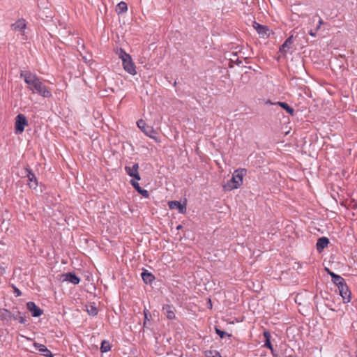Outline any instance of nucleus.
<instances>
[{
    "instance_id": "f257e3e1",
    "label": "nucleus",
    "mask_w": 357,
    "mask_h": 357,
    "mask_svg": "<svg viewBox=\"0 0 357 357\" xmlns=\"http://www.w3.org/2000/svg\"><path fill=\"white\" fill-rule=\"evenodd\" d=\"M24 82L29 85V88L33 93H36L44 98H49L52 93L40 81L38 77L30 71H22L20 73Z\"/></svg>"
},
{
    "instance_id": "f03ea898",
    "label": "nucleus",
    "mask_w": 357,
    "mask_h": 357,
    "mask_svg": "<svg viewBox=\"0 0 357 357\" xmlns=\"http://www.w3.org/2000/svg\"><path fill=\"white\" fill-rule=\"evenodd\" d=\"M246 174L247 170L244 168L235 170L231 180L223 186L224 189L225 190H231L240 188L243 184V177Z\"/></svg>"
},
{
    "instance_id": "7ed1b4c3",
    "label": "nucleus",
    "mask_w": 357,
    "mask_h": 357,
    "mask_svg": "<svg viewBox=\"0 0 357 357\" xmlns=\"http://www.w3.org/2000/svg\"><path fill=\"white\" fill-rule=\"evenodd\" d=\"M120 57L122 59L124 70L129 74L135 75L137 72L130 55L121 50Z\"/></svg>"
},
{
    "instance_id": "20e7f679",
    "label": "nucleus",
    "mask_w": 357,
    "mask_h": 357,
    "mask_svg": "<svg viewBox=\"0 0 357 357\" xmlns=\"http://www.w3.org/2000/svg\"><path fill=\"white\" fill-rule=\"evenodd\" d=\"M138 128L148 137L153 139L155 142H159L158 139L155 136L156 131L150 126L146 124L145 121L142 119L137 122Z\"/></svg>"
},
{
    "instance_id": "39448f33",
    "label": "nucleus",
    "mask_w": 357,
    "mask_h": 357,
    "mask_svg": "<svg viewBox=\"0 0 357 357\" xmlns=\"http://www.w3.org/2000/svg\"><path fill=\"white\" fill-rule=\"evenodd\" d=\"M28 125V121L23 114H19L15 117V132L20 134L24 132L25 126Z\"/></svg>"
},
{
    "instance_id": "423d86ee",
    "label": "nucleus",
    "mask_w": 357,
    "mask_h": 357,
    "mask_svg": "<svg viewBox=\"0 0 357 357\" xmlns=\"http://www.w3.org/2000/svg\"><path fill=\"white\" fill-rule=\"evenodd\" d=\"M24 176L28 178V185L30 188L36 189L38 186V180L32 169L27 165L24 168Z\"/></svg>"
},
{
    "instance_id": "0eeeda50",
    "label": "nucleus",
    "mask_w": 357,
    "mask_h": 357,
    "mask_svg": "<svg viewBox=\"0 0 357 357\" xmlns=\"http://www.w3.org/2000/svg\"><path fill=\"white\" fill-rule=\"evenodd\" d=\"M12 319L19 321L20 324L27 326L29 324V320L26 319V313L21 312L17 310V307L13 309Z\"/></svg>"
},
{
    "instance_id": "6e6552de",
    "label": "nucleus",
    "mask_w": 357,
    "mask_h": 357,
    "mask_svg": "<svg viewBox=\"0 0 357 357\" xmlns=\"http://www.w3.org/2000/svg\"><path fill=\"white\" fill-rule=\"evenodd\" d=\"M26 306L33 317H39L43 314V310L33 301L27 302Z\"/></svg>"
},
{
    "instance_id": "1a4fd4ad",
    "label": "nucleus",
    "mask_w": 357,
    "mask_h": 357,
    "mask_svg": "<svg viewBox=\"0 0 357 357\" xmlns=\"http://www.w3.org/2000/svg\"><path fill=\"white\" fill-rule=\"evenodd\" d=\"M339 294L342 296L343 302L347 303L351 301V291L346 284H342L338 288Z\"/></svg>"
},
{
    "instance_id": "9d476101",
    "label": "nucleus",
    "mask_w": 357,
    "mask_h": 357,
    "mask_svg": "<svg viewBox=\"0 0 357 357\" xmlns=\"http://www.w3.org/2000/svg\"><path fill=\"white\" fill-rule=\"evenodd\" d=\"M252 26L257 31L260 37L268 38L269 36L270 31L266 26H264L256 22H254Z\"/></svg>"
},
{
    "instance_id": "9b49d317",
    "label": "nucleus",
    "mask_w": 357,
    "mask_h": 357,
    "mask_svg": "<svg viewBox=\"0 0 357 357\" xmlns=\"http://www.w3.org/2000/svg\"><path fill=\"white\" fill-rule=\"evenodd\" d=\"M139 165L137 163L134 164L132 167L126 166L125 170L126 173L131 177H133L137 181L141 179L139 172Z\"/></svg>"
},
{
    "instance_id": "f8f14e48",
    "label": "nucleus",
    "mask_w": 357,
    "mask_h": 357,
    "mask_svg": "<svg viewBox=\"0 0 357 357\" xmlns=\"http://www.w3.org/2000/svg\"><path fill=\"white\" fill-rule=\"evenodd\" d=\"M33 347L41 355L45 357H53L52 352L44 344L34 342Z\"/></svg>"
},
{
    "instance_id": "ddd939ff",
    "label": "nucleus",
    "mask_w": 357,
    "mask_h": 357,
    "mask_svg": "<svg viewBox=\"0 0 357 357\" xmlns=\"http://www.w3.org/2000/svg\"><path fill=\"white\" fill-rule=\"evenodd\" d=\"M168 206L170 209H178L180 213H185L186 211V207L185 205L181 204L178 201H170L168 202Z\"/></svg>"
},
{
    "instance_id": "4468645a",
    "label": "nucleus",
    "mask_w": 357,
    "mask_h": 357,
    "mask_svg": "<svg viewBox=\"0 0 357 357\" xmlns=\"http://www.w3.org/2000/svg\"><path fill=\"white\" fill-rule=\"evenodd\" d=\"M264 337L265 339L264 347L269 349L271 351L272 355L275 356L274 349L271 342V335L268 331L265 330L263 333Z\"/></svg>"
},
{
    "instance_id": "2eb2a0df",
    "label": "nucleus",
    "mask_w": 357,
    "mask_h": 357,
    "mask_svg": "<svg viewBox=\"0 0 357 357\" xmlns=\"http://www.w3.org/2000/svg\"><path fill=\"white\" fill-rule=\"evenodd\" d=\"M12 312L6 308H0V319L5 322H10L12 320Z\"/></svg>"
},
{
    "instance_id": "dca6fc26",
    "label": "nucleus",
    "mask_w": 357,
    "mask_h": 357,
    "mask_svg": "<svg viewBox=\"0 0 357 357\" xmlns=\"http://www.w3.org/2000/svg\"><path fill=\"white\" fill-rule=\"evenodd\" d=\"M11 26L15 31H24L26 26V21L23 18L19 19L17 22L13 23Z\"/></svg>"
},
{
    "instance_id": "f3484780",
    "label": "nucleus",
    "mask_w": 357,
    "mask_h": 357,
    "mask_svg": "<svg viewBox=\"0 0 357 357\" xmlns=\"http://www.w3.org/2000/svg\"><path fill=\"white\" fill-rule=\"evenodd\" d=\"M294 43L293 36H289L284 43L280 47V51L282 53H286L289 49L291 48V45Z\"/></svg>"
},
{
    "instance_id": "a211bd4d",
    "label": "nucleus",
    "mask_w": 357,
    "mask_h": 357,
    "mask_svg": "<svg viewBox=\"0 0 357 357\" xmlns=\"http://www.w3.org/2000/svg\"><path fill=\"white\" fill-rule=\"evenodd\" d=\"M130 183L132 184V185L135 188V189L139 193L141 194L142 196H144V197L146 198H148L149 196V192L146 190H144V189H142L140 186H139V184L138 183L137 181H135V180H131L130 181Z\"/></svg>"
},
{
    "instance_id": "6ab92c4d",
    "label": "nucleus",
    "mask_w": 357,
    "mask_h": 357,
    "mask_svg": "<svg viewBox=\"0 0 357 357\" xmlns=\"http://www.w3.org/2000/svg\"><path fill=\"white\" fill-rule=\"evenodd\" d=\"M329 243V241L326 237H321L319 238L317 240L316 246L318 251L321 252L322 250H324L326 247L328 246Z\"/></svg>"
},
{
    "instance_id": "aec40b11",
    "label": "nucleus",
    "mask_w": 357,
    "mask_h": 357,
    "mask_svg": "<svg viewBox=\"0 0 357 357\" xmlns=\"http://www.w3.org/2000/svg\"><path fill=\"white\" fill-rule=\"evenodd\" d=\"M162 310L164 314L167 316L169 319H174L175 318V314L173 310V307L169 305L163 306Z\"/></svg>"
},
{
    "instance_id": "412c9836",
    "label": "nucleus",
    "mask_w": 357,
    "mask_h": 357,
    "mask_svg": "<svg viewBox=\"0 0 357 357\" xmlns=\"http://www.w3.org/2000/svg\"><path fill=\"white\" fill-rule=\"evenodd\" d=\"M141 275H142V280L146 284L151 283L155 279L154 275L152 273L148 272L147 271H143Z\"/></svg>"
},
{
    "instance_id": "4be33fe9",
    "label": "nucleus",
    "mask_w": 357,
    "mask_h": 357,
    "mask_svg": "<svg viewBox=\"0 0 357 357\" xmlns=\"http://www.w3.org/2000/svg\"><path fill=\"white\" fill-rule=\"evenodd\" d=\"M80 282L79 277L75 273L69 272L68 273V282H70L73 284H77Z\"/></svg>"
},
{
    "instance_id": "5701e85b",
    "label": "nucleus",
    "mask_w": 357,
    "mask_h": 357,
    "mask_svg": "<svg viewBox=\"0 0 357 357\" xmlns=\"http://www.w3.org/2000/svg\"><path fill=\"white\" fill-rule=\"evenodd\" d=\"M128 10L127 4L124 1L119 3L116 8V11L119 14H122L126 12Z\"/></svg>"
},
{
    "instance_id": "b1692460",
    "label": "nucleus",
    "mask_w": 357,
    "mask_h": 357,
    "mask_svg": "<svg viewBox=\"0 0 357 357\" xmlns=\"http://www.w3.org/2000/svg\"><path fill=\"white\" fill-rule=\"evenodd\" d=\"M275 104L280 105L282 108L287 111L290 115H294V109L284 102H278Z\"/></svg>"
},
{
    "instance_id": "393cba45",
    "label": "nucleus",
    "mask_w": 357,
    "mask_h": 357,
    "mask_svg": "<svg viewBox=\"0 0 357 357\" xmlns=\"http://www.w3.org/2000/svg\"><path fill=\"white\" fill-rule=\"evenodd\" d=\"M86 310L89 314L92 316H95L98 314V309L93 304H89V305H86Z\"/></svg>"
},
{
    "instance_id": "a878e982",
    "label": "nucleus",
    "mask_w": 357,
    "mask_h": 357,
    "mask_svg": "<svg viewBox=\"0 0 357 357\" xmlns=\"http://www.w3.org/2000/svg\"><path fill=\"white\" fill-rule=\"evenodd\" d=\"M332 281L333 282L334 284H335L337 286V288L342 284H346L344 278H342L341 276L338 275L335 278H334L332 280Z\"/></svg>"
},
{
    "instance_id": "bb28decb",
    "label": "nucleus",
    "mask_w": 357,
    "mask_h": 357,
    "mask_svg": "<svg viewBox=\"0 0 357 357\" xmlns=\"http://www.w3.org/2000/svg\"><path fill=\"white\" fill-rule=\"evenodd\" d=\"M111 349L110 344L108 341H102L100 350L102 352H107Z\"/></svg>"
},
{
    "instance_id": "cd10ccee",
    "label": "nucleus",
    "mask_w": 357,
    "mask_h": 357,
    "mask_svg": "<svg viewBox=\"0 0 357 357\" xmlns=\"http://www.w3.org/2000/svg\"><path fill=\"white\" fill-rule=\"evenodd\" d=\"M205 356L206 357H221L220 353L215 350L206 351Z\"/></svg>"
},
{
    "instance_id": "c85d7f7f",
    "label": "nucleus",
    "mask_w": 357,
    "mask_h": 357,
    "mask_svg": "<svg viewBox=\"0 0 357 357\" xmlns=\"http://www.w3.org/2000/svg\"><path fill=\"white\" fill-rule=\"evenodd\" d=\"M215 332L221 338H223L225 335L231 336L230 334H227L218 328H215Z\"/></svg>"
},
{
    "instance_id": "c756f323",
    "label": "nucleus",
    "mask_w": 357,
    "mask_h": 357,
    "mask_svg": "<svg viewBox=\"0 0 357 357\" xmlns=\"http://www.w3.org/2000/svg\"><path fill=\"white\" fill-rule=\"evenodd\" d=\"M144 320L149 321L151 318V314L149 310L144 309Z\"/></svg>"
},
{
    "instance_id": "7c9ffc66",
    "label": "nucleus",
    "mask_w": 357,
    "mask_h": 357,
    "mask_svg": "<svg viewBox=\"0 0 357 357\" xmlns=\"http://www.w3.org/2000/svg\"><path fill=\"white\" fill-rule=\"evenodd\" d=\"M13 292L15 294V296L16 297L20 296L22 295L21 291L18 288H17L15 286H13Z\"/></svg>"
},
{
    "instance_id": "2f4dec72",
    "label": "nucleus",
    "mask_w": 357,
    "mask_h": 357,
    "mask_svg": "<svg viewBox=\"0 0 357 357\" xmlns=\"http://www.w3.org/2000/svg\"><path fill=\"white\" fill-rule=\"evenodd\" d=\"M60 280L62 282H66L67 281V273H63L60 275Z\"/></svg>"
},
{
    "instance_id": "473e14b6",
    "label": "nucleus",
    "mask_w": 357,
    "mask_h": 357,
    "mask_svg": "<svg viewBox=\"0 0 357 357\" xmlns=\"http://www.w3.org/2000/svg\"><path fill=\"white\" fill-rule=\"evenodd\" d=\"M326 271L328 272V273L331 276L332 278V280L335 278L337 275H336L335 273H334L333 272L331 271L328 268H326Z\"/></svg>"
},
{
    "instance_id": "72a5a7b5",
    "label": "nucleus",
    "mask_w": 357,
    "mask_h": 357,
    "mask_svg": "<svg viewBox=\"0 0 357 357\" xmlns=\"http://www.w3.org/2000/svg\"><path fill=\"white\" fill-rule=\"evenodd\" d=\"M326 271L328 272V273L331 276L332 278V280L335 278L337 275H336L335 273H334L333 272L331 271L328 268H326Z\"/></svg>"
},
{
    "instance_id": "f704fd0d",
    "label": "nucleus",
    "mask_w": 357,
    "mask_h": 357,
    "mask_svg": "<svg viewBox=\"0 0 357 357\" xmlns=\"http://www.w3.org/2000/svg\"><path fill=\"white\" fill-rule=\"evenodd\" d=\"M326 271L328 272V273L331 276L332 278V280L335 278L337 275H336L335 273H334L333 272L331 271L328 268H326Z\"/></svg>"
},
{
    "instance_id": "c9c22d12",
    "label": "nucleus",
    "mask_w": 357,
    "mask_h": 357,
    "mask_svg": "<svg viewBox=\"0 0 357 357\" xmlns=\"http://www.w3.org/2000/svg\"><path fill=\"white\" fill-rule=\"evenodd\" d=\"M323 23H324L323 20L321 19H320L319 21V25L317 26L316 29L319 30L320 29L321 25L323 24Z\"/></svg>"
},
{
    "instance_id": "e433bc0d",
    "label": "nucleus",
    "mask_w": 357,
    "mask_h": 357,
    "mask_svg": "<svg viewBox=\"0 0 357 357\" xmlns=\"http://www.w3.org/2000/svg\"><path fill=\"white\" fill-rule=\"evenodd\" d=\"M309 34L313 37L316 36V33L313 32L312 30L309 32Z\"/></svg>"
},
{
    "instance_id": "4c0bfd02",
    "label": "nucleus",
    "mask_w": 357,
    "mask_h": 357,
    "mask_svg": "<svg viewBox=\"0 0 357 357\" xmlns=\"http://www.w3.org/2000/svg\"><path fill=\"white\" fill-rule=\"evenodd\" d=\"M147 321H148L144 320V326H146V324H147Z\"/></svg>"
},
{
    "instance_id": "58836bf2",
    "label": "nucleus",
    "mask_w": 357,
    "mask_h": 357,
    "mask_svg": "<svg viewBox=\"0 0 357 357\" xmlns=\"http://www.w3.org/2000/svg\"><path fill=\"white\" fill-rule=\"evenodd\" d=\"M266 103H268V104H273V103L271 102V100H268V101L266 102Z\"/></svg>"
}]
</instances>
